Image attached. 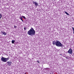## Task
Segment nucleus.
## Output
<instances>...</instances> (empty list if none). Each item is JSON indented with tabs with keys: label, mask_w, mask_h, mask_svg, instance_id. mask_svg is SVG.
<instances>
[{
	"label": "nucleus",
	"mask_w": 74,
	"mask_h": 74,
	"mask_svg": "<svg viewBox=\"0 0 74 74\" xmlns=\"http://www.w3.org/2000/svg\"><path fill=\"white\" fill-rule=\"evenodd\" d=\"M27 34L29 36H33L35 34V31L33 28L31 27V29L28 32Z\"/></svg>",
	"instance_id": "1"
},
{
	"label": "nucleus",
	"mask_w": 74,
	"mask_h": 74,
	"mask_svg": "<svg viewBox=\"0 0 74 74\" xmlns=\"http://www.w3.org/2000/svg\"><path fill=\"white\" fill-rule=\"evenodd\" d=\"M9 60V58H5L2 56L1 58V61L3 62H7V60Z\"/></svg>",
	"instance_id": "2"
},
{
	"label": "nucleus",
	"mask_w": 74,
	"mask_h": 74,
	"mask_svg": "<svg viewBox=\"0 0 74 74\" xmlns=\"http://www.w3.org/2000/svg\"><path fill=\"white\" fill-rule=\"evenodd\" d=\"M56 45L57 47H63V44H62V43L59 41H57L56 42Z\"/></svg>",
	"instance_id": "3"
},
{
	"label": "nucleus",
	"mask_w": 74,
	"mask_h": 74,
	"mask_svg": "<svg viewBox=\"0 0 74 74\" xmlns=\"http://www.w3.org/2000/svg\"><path fill=\"white\" fill-rule=\"evenodd\" d=\"M32 2L34 4L36 7L38 6V3L37 2H36V1H33Z\"/></svg>",
	"instance_id": "4"
},
{
	"label": "nucleus",
	"mask_w": 74,
	"mask_h": 74,
	"mask_svg": "<svg viewBox=\"0 0 74 74\" xmlns=\"http://www.w3.org/2000/svg\"><path fill=\"white\" fill-rule=\"evenodd\" d=\"M68 53L70 54H72V52H73V51H72V49H71L70 48L69 51H68Z\"/></svg>",
	"instance_id": "5"
},
{
	"label": "nucleus",
	"mask_w": 74,
	"mask_h": 74,
	"mask_svg": "<svg viewBox=\"0 0 74 74\" xmlns=\"http://www.w3.org/2000/svg\"><path fill=\"white\" fill-rule=\"evenodd\" d=\"M7 64L9 66H11V64H12V62H11L8 61L7 62Z\"/></svg>",
	"instance_id": "6"
},
{
	"label": "nucleus",
	"mask_w": 74,
	"mask_h": 74,
	"mask_svg": "<svg viewBox=\"0 0 74 74\" xmlns=\"http://www.w3.org/2000/svg\"><path fill=\"white\" fill-rule=\"evenodd\" d=\"M1 34H2V35L3 34L4 36H5V35H7V33L5 32L4 31H1Z\"/></svg>",
	"instance_id": "7"
},
{
	"label": "nucleus",
	"mask_w": 74,
	"mask_h": 74,
	"mask_svg": "<svg viewBox=\"0 0 74 74\" xmlns=\"http://www.w3.org/2000/svg\"><path fill=\"white\" fill-rule=\"evenodd\" d=\"M56 42L55 41H53V45H55H55H56Z\"/></svg>",
	"instance_id": "8"
},
{
	"label": "nucleus",
	"mask_w": 74,
	"mask_h": 74,
	"mask_svg": "<svg viewBox=\"0 0 74 74\" xmlns=\"http://www.w3.org/2000/svg\"><path fill=\"white\" fill-rule=\"evenodd\" d=\"M27 29V27L26 26H25L24 27V29L25 30H26Z\"/></svg>",
	"instance_id": "9"
},
{
	"label": "nucleus",
	"mask_w": 74,
	"mask_h": 74,
	"mask_svg": "<svg viewBox=\"0 0 74 74\" xmlns=\"http://www.w3.org/2000/svg\"><path fill=\"white\" fill-rule=\"evenodd\" d=\"M65 13V14H66V15H69V13H68L67 12H66V11H64Z\"/></svg>",
	"instance_id": "10"
},
{
	"label": "nucleus",
	"mask_w": 74,
	"mask_h": 74,
	"mask_svg": "<svg viewBox=\"0 0 74 74\" xmlns=\"http://www.w3.org/2000/svg\"><path fill=\"white\" fill-rule=\"evenodd\" d=\"M14 42H15V40H12V44H14Z\"/></svg>",
	"instance_id": "11"
},
{
	"label": "nucleus",
	"mask_w": 74,
	"mask_h": 74,
	"mask_svg": "<svg viewBox=\"0 0 74 74\" xmlns=\"http://www.w3.org/2000/svg\"><path fill=\"white\" fill-rule=\"evenodd\" d=\"M1 17H2V14L0 13V19L1 18Z\"/></svg>",
	"instance_id": "12"
},
{
	"label": "nucleus",
	"mask_w": 74,
	"mask_h": 74,
	"mask_svg": "<svg viewBox=\"0 0 74 74\" xmlns=\"http://www.w3.org/2000/svg\"><path fill=\"white\" fill-rule=\"evenodd\" d=\"M64 57L66 58V59H69V58H68L69 57L68 56H64Z\"/></svg>",
	"instance_id": "13"
},
{
	"label": "nucleus",
	"mask_w": 74,
	"mask_h": 74,
	"mask_svg": "<svg viewBox=\"0 0 74 74\" xmlns=\"http://www.w3.org/2000/svg\"><path fill=\"white\" fill-rule=\"evenodd\" d=\"M20 19L22 21V22H23V20L22 19V17H20Z\"/></svg>",
	"instance_id": "14"
},
{
	"label": "nucleus",
	"mask_w": 74,
	"mask_h": 74,
	"mask_svg": "<svg viewBox=\"0 0 74 74\" xmlns=\"http://www.w3.org/2000/svg\"><path fill=\"white\" fill-rule=\"evenodd\" d=\"M22 17H23V18H24V19H26V17H25V16H22Z\"/></svg>",
	"instance_id": "15"
},
{
	"label": "nucleus",
	"mask_w": 74,
	"mask_h": 74,
	"mask_svg": "<svg viewBox=\"0 0 74 74\" xmlns=\"http://www.w3.org/2000/svg\"><path fill=\"white\" fill-rule=\"evenodd\" d=\"M14 28H16V26L15 25L14 26Z\"/></svg>",
	"instance_id": "16"
},
{
	"label": "nucleus",
	"mask_w": 74,
	"mask_h": 74,
	"mask_svg": "<svg viewBox=\"0 0 74 74\" xmlns=\"http://www.w3.org/2000/svg\"><path fill=\"white\" fill-rule=\"evenodd\" d=\"M37 62H38V63H40V62L39 61H37Z\"/></svg>",
	"instance_id": "17"
},
{
	"label": "nucleus",
	"mask_w": 74,
	"mask_h": 74,
	"mask_svg": "<svg viewBox=\"0 0 74 74\" xmlns=\"http://www.w3.org/2000/svg\"><path fill=\"white\" fill-rule=\"evenodd\" d=\"M73 33H74V29H73Z\"/></svg>",
	"instance_id": "18"
},
{
	"label": "nucleus",
	"mask_w": 74,
	"mask_h": 74,
	"mask_svg": "<svg viewBox=\"0 0 74 74\" xmlns=\"http://www.w3.org/2000/svg\"><path fill=\"white\" fill-rule=\"evenodd\" d=\"M72 29H73H73H74V27H72Z\"/></svg>",
	"instance_id": "19"
}]
</instances>
